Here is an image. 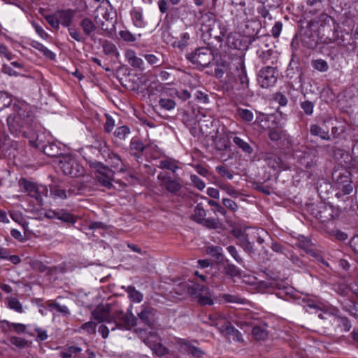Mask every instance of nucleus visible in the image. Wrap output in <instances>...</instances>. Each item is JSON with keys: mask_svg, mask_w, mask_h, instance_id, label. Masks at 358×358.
<instances>
[{"mask_svg": "<svg viewBox=\"0 0 358 358\" xmlns=\"http://www.w3.org/2000/svg\"><path fill=\"white\" fill-rule=\"evenodd\" d=\"M346 36H349L348 32L344 33L343 31H341L340 34L337 33L334 40H329V43L337 41L338 45L345 48L347 50L355 52L357 47L356 41H350L346 38Z\"/></svg>", "mask_w": 358, "mask_h": 358, "instance_id": "2eb2a0df", "label": "nucleus"}, {"mask_svg": "<svg viewBox=\"0 0 358 358\" xmlns=\"http://www.w3.org/2000/svg\"><path fill=\"white\" fill-rule=\"evenodd\" d=\"M119 35L120 38L126 42H135L136 41V36L127 29L121 30L119 32Z\"/></svg>", "mask_w": 358, "mask_h": 358, "instance_id": "774afa93", "label": "nucleus"}, {"mask_svg": "<svg viewBox=\"0 0 358 358\" xmlns=\"http://www.w3.org/2000/svg\"><path fill=\"white\" fill-rule=\"evenodd\" d=\"M48 307L51 310H55L57 313L63 316H68L70 315L69 308L65 305H62L57 301H50L48 303Z\"/></svg>", "mask_w": 358, "mask_h": 358, "instance_id": "58836bf2", "label": "nucleus"}, {"mask_svg": "<svg viewBox=\"0 0 358 358\" xmlns=\"http://www.w3.org/2000/svg\"><path fill=\"white\" fill-rule=\"evenodd\" d=\"M201 288H208L205 285L199 284H194L187 287L188 294L196 299V301L200 299L201 296H205L204 292L201 291Z\"/></svg>", "mask_w": 358, "mask_h": 358, "instance_id": "72a5a7b5", "label": "nucleus"}, {"mask_svg": "<svg viewBox=\"0 0 358 358\" xmlns=\"http://www.w3.org/2000/svg\"><path fill=\"white\" fill-rule=\"evenodd\" d=\"M110 159L112 160L114 166L119 168V171L120 172H125L127 171L126 165L122 162L118 155L113 154L112 157H110Z\"/></svg>", "mask_w": 358, "mask_h": 358, "instance_id": "680f3d73", "label": "nucleus"}, {"mask_svg": "<svg viewBox=\"0 0 358 358\" xmlns=\"http://www.w3.org/2000/svg\"><path fill=\"white\" fill-rule=\"evenodd\" d=\"M12 103L10 94L5 92H0V110L9 106Z\"/></svg>", "mask_w": 358, "mask_h": 358, "instance_id": "603ef678", "label": "nucleus"}, {"mask_svg": "<svg viewBox=\"0 0 358 358\" xmlns=\"http://www.w3.org/2000/svg\"><path fill=\"white\" fill-rule=\"evenodd\" d=\"M277 78L278 71L276 68L266 66L259 71L257 81L262 88H268L275 84Z\"/></svg>", "mask_w": 358, "mask_h": 358, "instance_id": "6e6552de", "label": "nucleus"}, {"mask_svg": "<svg viewBox=\"0 0 358 358\" xmlns=\"http://www.w3.org/2000/svg\"><path fill=\"white\" fill-rule=\"evenodd\" d=\"M333 178L334 180L335 186L338 189V192L336 194L338 198L343 195L350 194L352 192L353 187L348 173L345 172L342 173L335 172L333 173Z\"/></svg>", "mask_w": 358, "mask_h": 358, "instance_id": "0eeeda50", "label": "nucleus"}, {"mask_svg": "<svg viewBox=\"0 0 358 358\" xmlns=\"http://www.w3.org/2000/svg\"><path fill=\"white\" fill-rule=\"evenodd\" d=\"M208 254L215 257L217 260H222L223 259L222 249L218 246H210L206 249Z\"/></svg>", "mask_w": 358, "mask_h": 358, "instance_id": "5fc2aeb1", "label": "nucleus"}, {"mask_svg": "<svg viewBox=\"0 0 358 358\" xmlns=\"http://www.w3.org/2000/svg\"><path fill=\"white\" fill-rule=\"evenodd\" d=\"M31 46L40 51L41 53L43 54L45 57L47 58L54 60L55 59V54L53 53L51 50L48 49L45 46H44L42 43L38 42V41H32L31 42Z\"/></svg>", "mask_w": 358, "mask_h": 358, "instance_id": "ea45409f", "label": "nucleus"}, {"mask_svg": "<svg viewBox=\"0 0 358 358\" xmlns=\"http://www.w3.org/2000/svg\"><path fill=\"white\" fill-rule=\"evenodd\" d=\"M210 318H213V324L217 327L229 342L244 343L241 333L231 325L222 315H215Z\"/></svg>", "mask_w": 358, "mask_h": 358, "instance_id": "f03ea898", "label": "nucleus"}, {"mask_svg": "<svg viewBox=\"0 0 358 358\" xmlns=\"http://www.w3.org/2000/svg\"><path fill=\"white\" fill-rule=\"evenodd\" d=\"M223 273L231 277H236L241 275L240 269L236 266L230 264L227 259L223 265Z\"/></svg>", "mask_w": 358, "mask_h": 358, "instance_id": "e433bc0d", "label": "nucleus"}, {"mask_svg": "<svg viewBox=\"0 0 358 358\" xmlns=\"http://www.w3.org/2000/svg\"><path fill=\"white\" fill-rule=\"evenodd\" d=\"M8 307L10 309H13L17 313L23 312L22 306L17 299L14 298V297L8 298Z\"/></svg>", "mask_w": 358, "mask_h": 358, "instance_id": "bf43d9fd", "label": "nucleus"}, {"mask_svg": "<svg viewBox=\"0 0 358 358\" xmlns=\"http://www.w3.org/2000/svg\"><path fill=\"white\" fill-rule=\"evenodd\" d=\"M159 167L161 169L170 170L173 173H176V170L179 168L176 164V162L172 159H165L161 161Z\"/></svg>", "mask_w": 358, "mask_h": 358, "instance_id": "09e8293b", "label": "nucleus"}, {"mask_svg": "<svg viewBox=\"0 0 358 358\" xmlns=\"http://www.w3.org/2000/svg\"><path fill=\"white\" fill-rule=\"evenodd\" d=\"M259 59L267 66L274 64L278 60L276 52H275L269 45L264 43L257 51Z\"/></svg>", "mask_w": 358, "mask_h": 358, "instance_id": "f8f14e48", "label": "nucleus"}, {"mask_svg": "<svg viewBox=\"0 0 358 358\" xmlns=\"http://www.w3.org/2000/svg\"><path fill=\"white\" fill-rule=\"evenodd\" d=\"M312 66L320 72H326L329 69L327 62L322 59L313 60Z\"/></svg>", "mask_w": 358, "mask_h": 358, "instance_id": "3c124183", "label": "nucleus"}, {"mask_svg": "<svg viewBox=\"0 0 358 358\" xmlns=\"http://www.w3.org/2000/svg\"><path fill=\"white\" fill-rule=\"evenodd\" d=\"M157 178L161 181V185L163 186L169 193L176 194L182 188V185L176 179H172L166 173H160Z\"/></svg>", "mask_w": 358, "mask_h": 358, "instance_id": "ddd939ff", "label": "nucleus"}, {"mask_svg": "<svg viewBox=\"0 0 358 358\" xmlns=\"http://www.w3.org/2000/svg\"><path fill=\"white\" fill-rule=\"evenodd\" d=\"M87 187L86 184L80 180L73 181L69 184V188L67 189L69 196H71L73 195L80 194L83 193Z\"/></svg>", "mask_w": 358, "mask_h": 358, "instance_id": "b1692460", "label": "nucleus"}, {"mask_svg": "<svg viewBox=\"0 0 358 358\" xmlns=\"http://www.w3.org/2000/svg\"><path fill=\"white\" fill-rule=\"evenodd\" d=\"M199 23L201 24V31L202 32V37L206 38V31H210L213 27L216 25L218 22L217 21L216 16L214 13L210 12L201 13L199 18Z\"/></svg>", "mask_w": 358, "mask_h": 358, "instance_id": "4468645a", "label": "nucleus"}, {"mask_svg": "<svg viewBox=\"0 0 358 358\" xmlns=\"http://www.w3.org/2000/svg\"><path fill=\"white\" fill-rule=\"evenodd\" d=\"M156 310L153 308L143 306L139 313H138V318L145 324L152 327L155 323V315Z\"/></svg>", "mask_w": 358, "mask_h": 358, "instance_id": "a211bd4d", "label": "nucleus"}, {"mask_svg": "<svg viewBox=\"0 0 358 358\" xmlns=\"http://www.w3.org/2000/svg\"><path fill=\"white\" fill-rule=\"evenodd\" d=\"M135 332L138 334V337L143 341L144 343H145L148 346L152 347V343L155 342V340L147 341V336L149 334V332L143 329H135Z\"/></svg>", "mask_w": 358, "mask_h": 358, "instance_id": "0e129e2a", "label": "nucleus"}, {"mask_svg": "<svg viewBox=\"0 0 358 358\" xmlns=\"http://www.w3.org/2000/svg\"><path fill=\"white\" fill-rule=\"evenodd\" d=\"M131 17L135 27L142 28L146 26V22L145 21L143 13L140 10L133 8L131 11Z\"/></svg>", "mask_w": 358, "mask_h": 358, "instance_id": "c85d7f7f", "label": "nucleus"}, {"mask_svg": "<svg viewBox=\"0 0 358 358\" xmlns=\"http://www.w3.org/2000/svg\"><path fill=\"white\" fill-rule=\"evenodd\" d=\"M215 120L210 115H202L197 120L198 127L200 131L203 135L210 134V129L213 127Z\"/></svg>", "mask_w": 358, "mask_h": 358, "instance_id": "aec40b11", "label": "nucleus"}, {"mask_svg": "<svg viewBox=\"0 0 358 358\" xmlns=\"http://www.w3.org/2000/svg\"><path fill=\"white\" fill-rule=\"evenodd\" d=\"M300 106L306 115L310 116L313 115L315 107L313 102L308 100H305L301 102Z\"/></svg>", "mask_w": 358, "mask_h": 358, "instance_id": "6e6d98bb", "label": "nucleus"}, {"mask_svg": "<svg viewBox=\"0 0 358 358\" xmlns=\"http://www.w3.org/2000/svg\"><path fill=\"white\" fill-rule=\"evenodd\" d=\"M79 26L82 29L83 34L93 40L94 33L97 29V26L94 22L90 18L85 17L80 20Z\"/></svg>", "mask_w": 358, "mask_h": 358, "instance_id": "6ab92c4d", "label": "nucleus"}, {"mask_svg": "<svg viewBox=\"0 0 358 358\" xmlns=\"http://www.w3.org/2000/svg\"><path fill=\"white\" fill-rule=\"evenodd\" d=\"M227 43L229 47L236 50H245L248 46L243 43L241 36L237 33H230L227 37Z\"/></svg>", "mask_w": 358, "mask_h": 358, "instance_id": "5701e85b", "label": "nucleus"}, {"mask_svg": "<svg viewBox=\"0 0 358 358\" xmlns=\"http://www.w3.org/2000/svg\"><path fill=\"white\" fill-rule=\"evenodd\" d=\"M180 350L181 352L192 355V356L200 358L204 355V352L196 346L192 345L189 341H181L179 343Z\"/></svg>", "mask_w": 358, "mask_h": 358, "instance_id": "412c9836", "label": "nucleus"}, {"mask_svg": "<svg viewBox=\"0 0 358 358\" xmlns=\"http://www.w3.org/2000/svg\"><path fill=\"white\" fill-rule=\"evenodd\" d=\"M131 155L135 157L136 159L141 157L142 152L144 151L145 147L142 141L136 139H132L130 143Z\"/></svg>", "mask_w": 358, "mask_h": 358, "instance_id": "393cba45", "label": "nucleus"}, {"mask_svg": "<svg viewBox=\"0 0 358 358\" xmlns=\"http://www.w3.org/2000/svg\"><path fill=\"white\" fill-rule=\"evenodd\" d=\"M230 69L235 79L239 80L241 87L243 89L248 87L249 80L246 74L243 59L242 57L234 59Z\"/></svg>", "mask_w": 358, "mask_h": 358, "instance_id": "1a4fd4ad", "label": "nucleus"}, {"mask_svg": "<svg viewBox=\"0 0 358 358\" xmlns=\"http://www.w3.org/2000/svg\"><path fill=\"white\" fill-rule=\"evenodd\" d=\"M237 114L243 120L246 122H251L254 119L253 113L248 109L238 108Z\"/></svg>", "mask_w": 358, "mask_h": 358, "instance_id": "8fccbe9b", "label": "nucleus"}, {"mask_svg": "<svg viewBox=\"0 0 358 358\" xmlns=\"http://www.w3.org/2000/svg\"><path fill=\"white\" fill-rule=\"evenodd\" d=\"M126 291L132 302L140 303L143 300V294L136 290L134 287L128 286Z\"/></svg>", "mask_w": 358, "mask_h": 358, "instance_id": "c03bdc74", "label": "nucleus"}, {"mask_svg": "<svg viewBox=\"0 0 358 358\" xmlns=\"http://www.w3.org/2000/svg\"><path fill=\"white\" fill-rule=\"evenodd\" d=\"M206 216V213L205 209L203 207L202 203H198L194 209V213L190 215V219L198 224H200Z\"/></svg>", "mask_w": 358, "mask_h": 358, "instance_id": "c756f323", "label": "nucleus"}, {"mask_svg": "<svg viewBox=\"0 0 358 358\" xmlns=\"http://www.w3.org/2000/svg\"><path fill=\"white\" fill-rule=\"evenodd\" d=\"M81 348L79 347L69 346L62 350L60 352V356L62 358H72L73 355H76L81 352Z\"/></svg>", "mask_w": 358, "mask_h": 358, "instance_id": "a18cd8bd", "label": "nucleus"}, {"mask_svg": "<svg viewBox=\"0 0 358 358\" xmlns=\"http://www.w3.org/2000/svg\"><path fill=\"white\" fill-rule=\"evenodd\" d=\"M267 161L268 165L270 166L273 170H281L286 169L282 159L276 155L268 157Z\"/></svg>", "mask_w": 358, "mask_h": 358, "instance_id": "a19ab883", "label": "nucleus"}, {"mask_svg": "<svg viewBox=\"0 0 358 358\" xmlns=\"http://www.w3.org/2000/svg\"><path fill=\"white\" fill-rule=\"evenodd\" d=\"M59 164L60 168L65 175L80 177L85 174L84 167L71 155L62 156Z\"/></svg>", "mask_w": 358, "mask_h": 358, "instance_id": "39448f33", "label": "nucleus"}, {"mask_svg": "<svg viewBox=\"0 0 358 358\" xmlns=\"http://www.w3.org/2000/svg\"><path fill=\"white\" fill-rule=\"evenodd\" d=\"M68 32L71 37L78 42H84L85 38L81 34V32L76 28L74 27H69Z\"/></svg>", "mask_w": 358, "mask_h": 358, "instance_id": "e2e57ef3", "label": "nucleus"}, {"mask_svg": "<svg viewBox=\"0 0 358 358\" xmlns=\"http://www.w3.org/2000/svg\"><path fill=\"white\" fill-rule=\"evenodd\" d=\"M57 220H61L64 223L75 224L77 219L75 215L69 213L64 209H59L57 213Z\"/></svg>", "mask_w": 358, "mask_h": 358, "instance_id": "473e14b6", "label": "nucleus"}, {"mask_svg": "<svg viewBox=\"0 0 358 358\" xmlns=\"http://www.w3.org/2000/svg\"><path fill=\"white\" fill-rule=\"evenodd\" d=\"M159 106L167 110H172L176 106V102L171 99L161 98L159 101Z\"/></svg>", "mask_w": 358, "mask_h": 358, "instance_id": "13d9d810", "label": "nucleus"}, {"mask_svg": "<svg viewBox=\"0 0 358 358\" xmlns=\"http://www.w3.org/2000/svg\"><path fill=\"white\" fill-rule=\"evenodd\" d=\"M125 57L127 59L130 66L134 69L143 70L144 69L143 60L137 57L134 50H127L125 52Z\"/></svg>", "mask_w": 358, "mask_h": 358, "instance_id": "4be33fe9", "label": "nucleus"}, {"mask_svg": "<svg viewBox=\"0 0 358 358\" xmlns=\"http://www.w3.org/2000/svg\"><path fill=\"white\" fill-rule=\"evenodd\" d=\"M148 91L152 94H156L160 93L161 96L167 95L169 92H171V90H167L164 86L159 82H152L148 86Z\"/></svg>", "mask_w": 358, "mask_h": 358, "instance_id": "2f4dec72", "label": "nucleus"}, {"mask_svg": "<svg viewBox=\"0 0 358 358\" xmlns=\"http://www.w3.org/2000/svg\"><path fill=\"white\" fill-rule=\"evenodd\" d=\"M253 337L257 341H265L268 334L265 326H255L252 331Z\"/></svg>", "mask_w": 358, "mask_h": 358, "instance_id": "c9c22d12", "label": "nucleus"}, {"mask_svg": "<svg viewBox=\"0 0 358 358\" xmlns=\"http://www.w3.org/2000/svg\"><path fill=\"white\" fill-rule=\"evenodd\" d=\"M21 188L24 192H27L28 195L32 192L34 188L36 185L34 183L26 180L25 178H22L19 182Z\"/></svg>", "mask_w": 358, "mask_h": 358, "instance_id": "69168bd1", "label": "nucleus"}, {"mask_svg": "<svg viewBox=\"0 0 358 358\" xmlns=\"http://www.w3.org/2000/svg\"><path fill=\"white\" fill-rule=\"evenodd\" d=\"M103 52L107 55H113L117 57L119 56V52L115 44L108 41H104L103 44Z\"/></svg>", "mask_w": 358, "mask_h": 358, "instance_id": "79ce46f5", "label": "nucleus"}, {"mask_svg": "<svg viewBox=\"0 0 358 358\" xmlns=\"http://www.w3.org/2000/svg\"><path fill=\"white\" fill-rule=\"evenodd\" d=\"M186 58L197 66L207 67L215 59L212 50L201 47L186 55Z\"/></svg>", "mask_w": 358, "mask_h": 358, "instance_id": "7ed1b4c3", "label": "nucleus"}, {"mask_svg": "<svg viewBox=\"0 0 358 358\" xmlns=\"http://www.w3.org/2000/svg\"><path fill=\"white\" fill-rule=\"evenodd\" d=\"M113 317L112 324H115V326L111 327V331L117 328L129 330L137 324L136 317L129 310L126 314L122 310H113Z\"/></svg>", "mask_w": 358, "mask_h": 358, "instance_id": "20e7f679", "label": "nucleus"}, {"mask_svg": "<svg viewBox=\"0 0 358 358\" xmlns=\"http://www.w3.org/2000/svg\"><path fill=\"white\" fill-rule=\"evenodd\" d=\"M113 309L111 304L106 303L98 306L92 314L93 318L99 323L106 322L108 324H112L113 321Z\"/></svg>", "mask_w": 358, "mask_h": 358, "instance_id": "9b49d317", "label": "nucleus"}, {"mask_svg": "<svg viewBox=\"0 0 358 358\" xmlns=\"http://www.w3.org/2000/svg\"><path fill=\"white\" fill-rule=\"evenodd\" d=\"M29 143L34 148L42 149L44 154L50 157H58L62 159L64 156L62 153L60 148L55 143H50L47 145H43L41 141H39L38 135L36 136L35 139L29 140Z\"/></svg>", "mask_w": 358, "mask_h": 358, "instance_id": "9d476101", "label": "nucleus"}, {"mask_svg": "<svg viewBox=\"0 0 358 358\" xmlns=\"http://www.w3.org/2000/svg\"><path fill=\"white\" fill-rule=\"evenodd\" d=\"M323 211L320 210L319 211V219L322 222H328L329 220H331L333 218V214H332V210L331 208L324 207Z\"/></svg>", "mask_w": 358, "mask_h": 358, "instance_id": "4d7b16f0", "label": "nucleus"}, {"mask_svg": "<svg viewBox=\"0 0 358 358\" xmlns=\"http://www.w3.org/2000/svg\"><path fill=\"white\" fill-rule=\"evenodd\" d=\"M201 291L204 292L205 296H201L197 300L198 303L200 305H208L211 306L213 304V300L212 299V294L208 288H202Z\"/></svg>", "mask_w": 358, "mask_h": 358, "instance_id": "49530a36", "label": "nucleus"}, {"mask_svg": "<svg viewBox=\"0 0 358 358\" xmlns=\"http://www.w3.org/2000/svg\"><path fill=\"white\" fill-rule=\"evenodd\" d=\"M34 116L31 106L25 102H16L13 105L12 112L6 119L10 132L15 136H22L35 139L37 135L33 129Z\"/></svg>", "mask_w": 358, "mask_h": 358, "instance_id": "f257e3e1", "label": "nucleus"}, {"mask_svg": "<svg viewBox=\"0 0 358 358\" xmlns=\"http://www.w3.org/2000/svg\"><path fill=\"white\" fill-rule=\"evenodd\" d=\"M0 323L6 324L8 327H12L17 334L24 333L27 329L26 325L24 324L10 322L6 320H1Z\"/></svg>", "mask_w": 358, "mask_h": 358, "instance_id": "de8ad7c7", "label": "nucleus"}, {"mask_svg": "<svg viewBox=\"0 0 358 358\" xmlns=\"http://www.w3.org/2000/svg\"><path fill=\"white\" fill-rule=\"evenodd\" d=\"M233 142L238 148L241 149L242 151L246 154L250 155L253 152V148L250 146V145L241 138L235 136L233 138Z\"/></svg>", "mask_w": 358, "mask_h": 358, "instance_id": "4c0bfd02", "label": "nucleus"}, {"mask_svg": "<svg viewBox=\"0 0 358 358\" xmlns=\"http://www.w3.org/2000/svg\"><path fill=\"white\" fill-rule=\"evenodd\" d=\"M236 236L238 239L241 246L245 252L248 253H254L255 250L252 243L248 239V234L239 231Z\"/></svg>", "mask_w": 358, "mask_h": 358, "instance_id": "cd10ccee", "label": "nucleus"}, {"mask_svg": "<svg viewBox=\"0 0 358 358\" xmlns=\"http://www.w3.org/2000/svg\"><path fill=\"white\" fill-rule=\"evenodd\" d=\"M88 163L91 168L96 170L97 173L96 178L99 183L106 188H111L114 176L113 171L99 162L90 160Z\"/></svg>", "mask_w": 358, "mask_h": 358, "instance_id": "423d86ee", "label": "nucleus"}, {"mask_svg": "<svg viewBox=\"0 0 358 358\" xmlns=\"http://www.w3.org/2000/svg\"><path fill=\"white\" fill-rule=\"evenodd\" d=\"M310 133L312 136H318L323 140L329 141L331 139L329 131L324 130L317 124L310 125Z\"/></svg>", "mask_w": 358, "mask_h": 358, "instance_id": "7c9ffc66", "label": "nucleus"}, {"mask_svg": "<svg viewBox=\"0 0 358 358\" xmlns=\"http://www.w3.org/2000/svg\"><path fill=\"white\" fill-rule=\"evenodd\" d=\"M9 341L12 345L20 349L26 348L28 345V341L26 339L17 336H10Z\"/></svg>", "mask_w": 358, "mask_h": 358, "instance_id": "052dcab7", "label": "nucleus"}, {"mask_svg": "<svg viewBox=\"0 0 358 358\" xmlns=\"http://www.w3.org/2000/svg\"><path fill=\"white\" fill-rule=\"evenodd\" d=\"M48 190L46 186L36 185L29 196L34 198L38 203H41L43 196H47Z\"/></svg>", "mask_w": 358, "mask_h": 358, "instance_id": "bb28decb", "label": "nucleus"}, {"mask_svg": "<svg viewBox=\"0 0 358 358\" xmlns=\"http://www.w3.org/2000/svg\"><path fill=\"white\" fill-rule=\"evenodd\" d=\"M211 28L212 29H210V31H206V38H203L204 40L215 38L218 42H222L227 32L226 27L221 23L218 22Z\"/></svg>", "mask_w": 358, "mask_h": 358, "instance_id": "dca6fc26", "label": "nucleus"}, {"mask_svg": "<svg viewBox=\"0 0 358 358\" xmlns=\"http://www.w3.org/2000/svg\"><path fill=\"white\" fill-rule=\"evenodd\" d=\"M130 129L127 126H122L117 127L115 131V136L120 140H124L129 134Z\"/></svg>", "mask_w": 358, "mask_h": 358, "instance_id": "338daca9", "label": "nucleus"}, {"mask_svg": "<svg viewBox=\"0 0 358 358\" xmlns=\"http://www.w3.org/2000/svg\"><path fill=\"white\" fill-rule=\"evenodd\" d=\"M222 298L227 303L243 304L245 303V299L241 298L238 295H233L229 294H224Z\"/></svg>", "mask_w": 358, "mask_h": 358, "instance_id": "864d4df0", "label": "nucleus"}, {"mask_svg": "<svg viewBox=\"0 0 358 358\" xmlns=\"http://www.w3.org/2000/svg\"><path fill=\"white\" fill-rule=\"evenodd\" d=\"M59 24L69 27L72 24L76 11L71 9L60 10L56 12Z\"/></svg>", "mask_w": 358, "mask_h": 358, "instance_id": "f3484780", "label": "nucleus"}, {"mask_svg": "<svg viewBox=\"0 0 358 358\" xmlns=\"http://www.w3.org/2000/svg\"><path fill=\"white\" fill-rule=\"evenodd\" d=\"M50 193L54 199H66L69 197L67 189L57 185H52L50 187Z\"/></svg>", "mask_w": 358, "mask_h": 358, "instance_id": "a878e982", "label": "nucleus"}, {"mask_svg": "<svg viewBox=\"0 0 358 358\" xmlns=\"http://www.w3.org/2000/svg\"><path fill=\"white\" fill-rule=\"evenodd\" d=\"M213 143L218 150H224L227 148L228 141L225 137L221 136H213Z\"/></svg>", "mask_w": 358, "mask_h": 358, "instance_id": "37998d69", "label": "nucleus"}, {"mask_svg": "<svg viewBox=\"0 0 358 358\" xmlns=\"http://www.w3.org/2000/svg\"><path fill=\"white\" fill-rule=\"evenodd\" d=\"M201 288H208L205 285L199 284H194L187 287L188 294L196 299V301L200 299L201 296H205L204 292L201 291Z\"/></svg>", "mask_w": 358, "mask_h": 358, "instance_id": "f704fd0d", "label": "nucleus"}]
</instances>
